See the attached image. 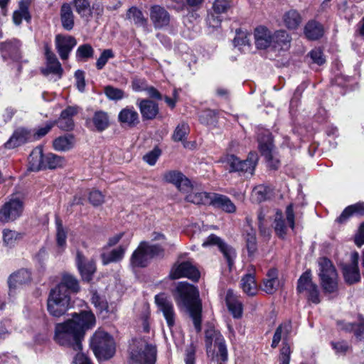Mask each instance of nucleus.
Here are the masks:
<instances>
[{
  "label": "nucleus",
  "instance_id": "nucleus-51",
  "mask_svg": "<svg viewBox=\"0 0 364 364\" xmlns=\"http://www.w3.org/2000/svg\"><path fill=\"white\" fill-rule=\"evenodd\" d=\"M245 241L249 257L254 256L257 250L256 232L255 230L251 229L246 232L245 235Z\"/></svg>",
  "mask_w": 364,
  "mask_h": 364
},
{
  "label": "nucleus",
  "instance_id": "nucleus-19",
  "mask_svg": "<svg viewBox=\"0 0 364 364\" xmlns=\"http://www.w3.org/2000/svg\"><path fill=\"white\" fill-rule=\"evenodd\" d=\"M163 179L167 183L173 184L181 192H186L189 190L190 181L180 171H166L163 175Z\"/></svg>",
  "mask_w": 364,
  "mask_h": 364
},
{
  "label": "nucleus",
  "instance_id": "nucleus-54",
  "mask_svg": "<svg viewBox=\"0 0 364 364\" xmlns=\"http://www.w3.org/2000/svg\"><path fill=\"white\" fill-rule=\"evenodd\" d=\"M104 92L107 97L110 100H120L126 97L124 92L111 85H107L104 88Z\"/></svg>",
  "mask_w": 364,
  "mask_h": 364
},
{
  "label": "nucleus",
  "instance_id": "nucleus-25",
  "mask_svg": "<svg viewBox=\"0 0 364 364\" xmlns=\"http://www.w3.org/2000/svg\"><path fill=\"white\" fill-rule=\"evenodd\" d=\"M136 105L139 107L141 117L144 120H150L156 118L159 109L156 102L146 99H138Z\"/></svg>",
  "mask_w": 364,
  "mask_h": 364
},
{
  "label": "nucleus",
  "instance_id": "nucleus-63",
  "mask_svg": "<svg viewBox=\"0 0 364 364\" xmlns=\"http://www.w3.org/2000/svg\"><path fill=\"white\" fill-rule=\"evenodd\" d=\"M221 14H215V12L210 13L207 17V23L209 27L213 28H218L220 26L223 18Z\"/></svg>",
  "mask_w": 364,
  "mask_h": 364
},
{
  "label": "nucleus",
  "instance_id": "nucleus-64",
  "mask_svg": "<svg viewBox=\"0 0 364 364\" xmlns=\"http://www.w3.org/2000/svg\"><path fill=\"white\" fill-rule=\"evenodd\" d=\"M161 154V151L158 149H154L151 151L147 153L146 155L144 156L143 159L149 165L154 166L158 158L159 157Z\"/></svg>",
  "mask_w": 364,
  "mask_h": 364
},
{
  "label": "nucleus",
  "instance_id": "nucleus-44",
  "mask_svg": "<svg viewBox=\"0 0 364 364\" xmlns=\"http://www.w3.org/2000/svg\"><path fill=\"white\" fill-rule=\"evenodd\" d=\"M304 33L309 39L316 40L323 36V28L318 22L310 21L304 27Z\"/></svg>",
  "mask_w": 364,
  "mask_h": 364
},
{
  "label": "nucleus",
  "instance_id": "nucleus-27",
  "mask_svg": "<svg viewBox=\"0 0 364 364\" xmlns=\"http://www.w3.org/2000/svg\"><path fill=\"white\" fill-rule=\"evenodd\" d=\"M77 113L76 107H68L62 111L60 117L57 121H54L58 127L63 130L70 131L74 127L73 117Z\"/></svg>",
  "mask_w": 364,
  "mask_h": 364
},
{
  "label": "nucleus",
  "instance_id": "nucleus-30",
  "mask_svg": "<svg viewBox=\"0 0 364 364\" xmlns=\"http://www.w3.org/2000/svg\"><path fill=\"white\" fill-rule=\"evenodd\" d=\"M210 205L229 213L236 211V207L231 200L228 196L218 193H212Z\"/></svg>",
  "mask_w": 364,
  "mask_h": 364
},
{
  "label": "nucleus",
  "instance_id": "nucleus-37",
  "mask_svg": "<svg viewBox=\"0 0 364 364\" xmlns=\"http://www.w3.org/2000/svg\"><path fill=\"white\" fill-rule=\"evenodd\" d=\"M60 15L63 28L67 31L72 30L75 24V16L71 6L68 3L63 4L60 8Z\"/></svg>",
  "mask_w": 364,
  "mask_h": 364
},
{
  "label": "nucleus",
  "instance_id": "nucleus-35",
  "mask_svg": "<svg viewBox=\"0 0 364 364\" xmlns=\"http://www.w3.org/2000/svg\"><path fill=\"white\" fill-rule=\"evenodd\" d=\"M75 11L80 16L86 21H89L92 16V10L95 4L91 5L89 0H73L72 2Z\"/></svg>",
  "mask_w": 364,
  "mask_h": 364
},
{
  "label": "nucleus",
  "instance_id": "nucleus-15",
  "mask_svg": "<svg viewBox=\"0 0 364 364\" xmlns=\"http://www.w3.org/2000/svg\"><path fill=\"white\" fill-rule=\"evenodd\" d=\"M203 247L210 245H217L224 257L226 259L230 268L233 265L236 257V252L234 248L224 243L220 237L215 235H210L202 244Z\"/></svg>",
  "mask_w": 364,
  "mask_h": 364
},
{
  "label": "nucleus",
  "instance_id": "nucleus-6",
  "mask_svg": "<svg viewBox=\"0 0 364 364\" xmlns=\"http://www.w3.org/2000/svg\"><path fill=\"white\" fill-rule=\"evenodd\" d=\"M258 161L257 154L250 152L247 159L240 160L233 154H226L223 156L220 161L228 166L229 172H237L239 174H248L252 176Z\"/></svg>",
  "mask_w": 364,
  "mask_h": 364
},
{
  "label": "nucleus",
  "instance_id": "nucleus-1",
  "mask_svg": "<svg viewBox=\"0 0 364 364\" xmlns=\"http://www.w3.org/2000/svg\"><path fill=\"white\" fill-rule=\"evenodd\" d=\"M95 323V317L90 311L75 314L67 321L55 326V340L60 346H68L76 353L72 364H92L90 360L81 352V340L85 331Z\"/></svg>",
  "mask_w": 364,
  "mask_h": 364
},
{
  "label": "nucleus",
  "instance_id": "nucleus-24",
  "mask_svg": "<svg viewBox=\"0 0 364 364\" xmlns=\"http://www.w3.org/2000/svg\"><path fill=\"white\" fill-rule=\"evenodd\" d=\"M150 18L156 28L166 26L170 22V16L162 6L155 5L150 9Z\"/></svg>",
  "mask_w": 364,
  "mask_h": 364
},
{
  "label": "nucleus",
  "instance_id": "nucleus-61",
  "mask_svg": "<svg viewBox=\"0 0 364 364\" xmlns=\"http://www.w3.org/2000/svg\"><path fill=\"white\" fill-rule=\"evenodd\" d=\"M291 350L287 341L283 342V346L280 350L279 364H289Z\"/></svg>",
  "mask_w": 364,
  "mask_h": 364
},
{
  "label": "nucleus",
  "instance_id": "nucleus-26",
  "mask_svg": "<svg viewBox=\"0 0 364 364\" xmlns=\"http://www.w3.org/2000/svg\"><path fill=\"white\" fill-rule=\"evenodd\" d=\"M117 119L121 124L131 128L139 123V114L132 106L123 108L119 112Z\"/></svg>",
  "mask_w": 364,
  "mask_h": 364
},
{
  "label": "nucleus",
  "instance_id": "nucleus-13",
  "mask_svg": "<svg viewBox=\"0 0 364 364\" xmlns=\"http://www.w3.org/2000/svg\"><path fill=\"white\" fill-rule=\"evenodd\" d=\"M169 276L172 279L186 277L192 281L197 282L200 277V274L192 262L186 261L176 262L171 268Z\"/></svg>",
  "mask_w": 364,
  "mask_h": 364
},
{
  "label": "nucleus",
  "instance_id": "nucleus-46",
  "mask_svg": "<svg viewBox=\"0 0 364 364\" xmlns=\"http://www.w3.org/2000/svg\"><path fill=\"white\" fill-rule=\"evenodd\" d=\"M28 5V0H22L19 4V9L14 12L13 21L16 25H20L23 19H25L26 21L30 20L31 16Z\"/></svg>",
  "mask_w": 364,
  "mask_h": 364
},
{
  "label": "nucleus",
  "instance_id": "nucleus-8",
  "mask_svg": "<svg viewBox=\"0 0 364 364\" xmlns=\"http://www.w3.org/2000/svg\"><path fill=\"white\" fill-rule=\"evenodd\" d=\"M70 306V296L57 289H50L47 299V310L54 317L64 315Z\"/></svg>",
  "mask_w": 364,
  "mask_h": 364
},
{
  "label": "nucleus",
  "instance_id": "nucleus-22",
  "mask_svg": "<svg viewBox=\"0 0 364 364\" xmlns=\"http://www.w3.org/2000/svg\"><path fill=\"white\" fill-rule=\"evenodd\" d=\"M76 264L82 279L87 282L91 280L96 270L95 262L92 260H86L84 255L80 252H77L76 255Z\"/></svg>",
  "mask_w": 364,
  "mask_h": 364
},
{
  "label": "nucleus",
  "instance_id": "nucleus-36",
  "mask_svg": "<svg viewBox=\"0 0 364 364\" xmlns=\"http://www.w3.org/2000/svg\"><path fill=\"white\" fill-rule=\"evenodd\" d=\"M292 326L290 321H285L281 323L276 329L273 336L271 346L275 348L278 346L279 342L283 340L287 341V339L291 332Z\"/></svg>",
  "mask_w": 364,
  "mask_h": 364
},
{
  "label": "nucleus",
  "instance_id": "nucleus-50",
  "mask_svg": "<svg viewBox=\"0 0 364 364\" xmlns=\"http://www.w3.org/2000/svg\"><path fill=\"white\" fill-rule=\"evenodd\" d=\"M56 242L60 252H63L66 247L67 232L63 228L62 221L60 218H56Z\"/></svg>",
  "mask_w": 364,
  "mask_h": 364
},
{
  "label": "nucleus",
  "instance_id": "nucleus-32",
  "mask_svg": "<svg viewBox=\"0 0 364 364\" xmlns=\"http://www.w3.org/2000/svg\"><path fill=\"white\" fill-rule=\"evenodd\" d=\"M55 287L69 295L71 292L77 293L80 291L77 279L74 276L68 274L63 276L61 282Z\"/></svg>",
  "mask_w": 364,
  "mask_h": 364
},
{
  "label": "nucleus",
  "instance_id": "nucleus-33",
  "mask_svg": "<svg viewBox=\"0 0 364 364\" xmlns=\"http://www.w3.org/2000/svg\"><path fill=\"white\" fill-rule=\"evenodd\" d=\"M31 279V272L27 269H20L16 273L11 274L9 278V294H11L13 289L26 284L30 282Z\"/></svg>",
  "mask_w": 364,
  "mask_h": 364
},
{
  "label": "nucleus",
  "instance_id": "nucleus-21",
  "mask_svg": "<svg viewBox=\"0 0 364 364\" xmlns=\"http://www.w3.org/2000/svg\"><path fill=\"white\" fill-rule=\"evenodd\" d=\"M33 140L31 132L23 127L16 129L9 139L5 143L7 149H14Z\"/></svg>",
  "mask_w": 364,
  "mask_h": 364
},
{
  "label": "nucleus",
  "instance_id": "nucleus-14",
  "mask_svg": "<svg viewBox=\"0 0 364 364\" xmlns=\"http://www.w3.org/2000/svg\"><path fill=\"white\" fill-rule=\"evenodd\" d=\"M154 299L158 310L162 313L168 328H172L176 317L172 301L164 293L156 294Z\"/></svg>",
  "mask_w": 364,
  "mask_h": 364
},
{
  "label": "nucleus",
  "instance_id": "nucleus-40",
  "mask_svg": "<svg viewBox=\"0 0 364 364\" xmlns=\"http://www.w3.org/2000/svg\"><path fill=\"white\" fill-rule=\"evenodd\" d=\"M353 215H364V203L360 202L346 207L336 219V222L343 223Z\"/></svg>",
  "mask_w": 364,
  "mask_h": 364
},
{
  "label": "nucleus",
  "instance_id": "nucleus-52",
  "mask_svg": "<svg viewBox=\"0 0 364 364\" xmlns=\"http://www.w3.org/2000/svg\"><path fill=\"white\" fill-rule=\"evenodd\" d=\"M274 228L276 234L279 237L284 238L287 235L288 226L286 225L282 212L278 211L275 215Z\"/></svg>",
  "mask_w": 364,
  "mask_h": 364
},
{
  "label": "nucleus",
  "instance_id": "nucleus-38",
  "mask_svg": "<svg viewBox=\"0 0 364 364\" xmlns=\"http://www.w3.org/2000/svg\"><path fill=\"white\" fill-rule=\"evenodd\" d=\"M44 159L45 155H43L42 148H35L28 157L29 170L38 171L44 169Z\"/></svg>",
  "mask_w": 364,
  "mask_h": 364
},
{
  "label": "nucleus",
  "instance_id": "nucleus-45",
  "mask_svg": "<svg viewBox=\"0 0 364 364\" xmlns=\"http://www.w3.org/2000/svg\"><path fill=\"white\" fill-rule=\"evenodd\" d=\"M279 284L277 271L271 269L268 271L267 278L264 280L262 289L267 294H273Z\"/></svg>",
  "mask_w": 364,
  "mask_h": 364
},
{
  "label": "nucleus",
  "instance_id": "nucleus-5",
  "mask_svg": "<svg viewBox=\"0 0 364 364\" xmlns=\"http://www.w3.org/2000/svg\"><path fill=\"white\" fill-rule=\"evenodd\" d=\"M318 276L321 285L326 294L336 293L338 290V273L335 267L326 257L318 259Z\"/></svg>",
  "mask_w": 364,
  "mask_h": 364
},
{
  "label": "nucleus",
  "instance_id": "nucleus-42",
  "mask_svg": "<svg viewBox=\"0 0 364 364\" xmlns=\"http://www.w3.org/2000/svg\"><path fill=\"white\" fill-rule=\"evenodd\" d=\"M129 20H131L136 26L142 28L144 31H148V20L144 16L141 10L136 7H131L127 13Z\"/></svg>",
  "mask_w": 364,
  "mask_h": 364
},
{
  "label": "nucleus",
  "instance_id": "nucleus-29",
  "mask_svg": "<svg viewBox=\"0 0 364 364\" xmlns=\"http://www.w3.org/2000/svg\"><path fill=\"white\" fill-rule=\"evenodd\" d=\"M255 44L259 49H266L272 46V36L271 32L264 26H259L255 30Z\"/></svg>",
  "mask_w": 364,
  "mask_h": 364
},
{
  "label": "nucleus",
  "instance_id": "nucleus-28",
  "mask_svg": "<svg viewBox=\"0 0 364 364\" xmlns=\"http://www.w3.org/2000/svg\"><path fill=\"white\" fill-rule=\"evenodd\" d=\"M186 193H188L186 196V201L196 205H210L212 193L199 191L197 188L192 187L191 183L189 190Z\"/></svg>",
  "mask_w": 364,
  "mask_h": 364
},
{
  "label": "nucleus",
  "instance_id": "nucleus-31",
  "mask_svg": "<svg viewBox=\"0 0 364 364\" xmlns=\"http://www.w3.org/2000/svg\"><path fill=\"white\" fill-rule=\"evenodd\" d=\"M225 301L228 310L231 312L233 317L240 318L242 316V303L236 296L232 290H228L225 297Z\"/></svg>",
  "mask_w": 364,
  "mask_h": 364
},
{
  "label": "nucleus",
  "instance_id": "nucleus-17",
  "mask_svg": "<svg viewBox=\"0 0 364 364\" xmlns=\"http://www.w3.org/2000/svg\"><path fill=\"white\" fill-rule=\"evenodd\" d=\"M21 42L17 39H12L0 43V52L4 59H11L18 61L21 58Z\"/></svg>",
  "mask_w": 364,
  "mask_h": 364
},
{
  "label": "nucleus",
  "instance_id": "nucleus-59",
  "mask_svg": "<svg viewBox=\"0 0 364 364\" xmlns=\"http://www.w3.org/2000/svg\"><path fill=\"white\" fill-rule=\"evenodd\" d=\"M114 57V54L111 49H105L102 51L96 62V67L98 70H102L107 61Z\"/></svg>",
  "mask_w": 364,
  "mask_h": 364
},
{
  "label": "nucleus",
  "instance_id": "nucleus-18",
  "mask_svg": "<svg viewBox=\"0 0 364 364\" xmlns=\"http://www.w3.org/2000/svg\"><path fill=\"white\" fill-rule=\"evenodd\" d=\"M45 55L46 58V67L42 70V73L45 75L53 74L57 75L58 79L61 78L63 69L56 55L51 51L48 45L45 46Z\"/></svg>",
  "mask_w": 364,
  "mask_h": 364
},
{
  "label": "nucleus",
  "instance_id": "nucleus-60",
  "mask_svg": "<svg viewBox=\"0 0 364 364\" xmlns=\"http://www.w3.org/2000/svg\"><path fill=\"white\" fill-rule=\"evenodd\" d=\"M212 8L215 14H225L230 8V1L229 0H215Z\"/></svg>",
  "mask_w": 364,
  "mask_h": 364
},
{
  "label": "nucleus",
  "instance_id": "nucleus-11",
  "mask_svg": "<svg viewBox=\"0 0 364 364\" xmlns=\"http://www.w3.org/2000/svg\"><path fill=\"white\" fill-rule=\"evenodd\" d=\"M257 134L259 149L262 155L265 157L269 166L274 169L277 168L279 161L273 155V144L270 132L263 128H259Z\"/></svg>",
  "mask_w": 364,
  "mask_h": 364
},
{
  "label": "nucleus",
  "instance_id": "nucleus-53",
  "mask_svg": "<svg viewBox=\"0 0 364 364\" xmlns=\"http://www.w3.org/2000/svg\"><path fill=\"white\" fill-rule=\"evenodd\" d=\"M188 133V124L187 123L182 122L176 127L172 135V139L174 141H183L186 139Z\"/></svg>",
  "mask_w": 364,
  "mask_h": 364
},
{
  "label": "nucleus",
  "instance_id": "nucleus-2",
  "mask_svg": "<svg viewBox=\"0 0 364 364\" xmlns=\"http://www.w3.org/2000/svg\"><path fill=\"white\" fill-rule=\"evenodd\" d=\"M173 296L178 306L182 305L186 308L196 331L200 332L201 330L202 304L199 299L198 289L186 282H181L177 284L173 291Z\"/></svg>",
  "mask_w": 364,
  "mask_h": 364
},
{
  "label": "nucleus",
  "instance_id": "nucleus-47",
  "mask_svg": "<svg viewBox=\"0 0 364 364\" xmlns=\"http://www.w3.org/2000/svg\"><path fill=\"white\" fill-rule=\"evenodd\" d=\"M73 136L70 134H67L56 138L53 142V146L56 151H65L70 149L73 147Z\"/></svg>",
  "mask_w": 364,
  "mask_h": 364
},
{
  "label": "nucleus",
  "instance_id": "nucleus-48",
  "mask_svg": "<svg viewBox=\"0 0 364 364\" xmlns=\"http://www.w3.org/2000/svg\"><path fill=\"white\" fill-rule=\"evenodd\" d=\"M338 324L346 331L353 332L358 339L362 340L364 338V319L360 318L358 323H339Z\"/></svg>",
  "mask_w": 364,
  "mask_h": 364
},
{
  "label": "nucleus",
  "instance_id": "nucleus-41",
  "mask_svg": "<svg viewBox=\"0 0 364 364\" xmlns=\"http://www.w3.org/2000/svg\"><path fill=\"white\" fill-rule=\"evenodd\" d=\"M283 22L284 26L290 30H295L299 28L302 22V17L298 11L291 9L285 12L283 15Z\"/></svg>",
  "mask_w": 364,
  "mask_h": 364
},
{
  "label": "nucleus",
  "instance_id": "nucleus-39",
  "mask_svg": "<svg viewBox=\"0 0 364 364\" xmlns=\"http://www.w3.org/2000/svg\"><path fill=\"white\" fill-rule=\"evenodd\" d=\"M290 42L291 37L287 31H277L272 36V47L278 50H287L290 46Z\"/></svg>",
  "mask_w": 364,
  "mask_h": 364
},
{
  "label": "nucleus",
  "instance_id": "nucleus-12",
  "mask_svg": "<svg viewBox=\"0 0 364 364\" xmlns=\"http://www.w3.org/2000/svg\"><path fill=\"white\" fill-rule=\"evenodd\" d=\"M297 291L299 294H303L309 301L314 304H317L321 301L318 287L312 282L311 273L309 270L304 272L299 277Z\"/></svg>",
  "mask_w": 364,
  "mask_h": 364
},
{
  "label": "nucleus",
  "instance_id": "nucleus-34",
  "mask_svg": "<svg viewBox=\"0 0 364 364\" xmlns=\"http://www.w3.org/2000/svg\"><path fill=\"white\" fill-rule=\"evenodd\" d=\"M105 249L106 247H105V251L101 254L102 262L104 265L121 261L124 258L127 247L119 246L111 251H106Z\"/></svg>",
  "mask_w": 364,
  "mask_h": 364
},
{
  "label": "nucleus",
  "instance_id": "nucleus-55",
  "mask_svg": "<svg viewBox=\"0 0 364 364\" xmlns=\"http://www.w3.org/2000/svg\"><path fill=\"white\" fill-rule=\"evenodd\" d=\"M269 188L264 185H259L254 188L252 192V198L257 202L265 200L267 198Z\"/></svg>",
  "mask_w": 364,
  "mask_h": 364
},
{
  "label": "nucleus",
  "instance_id": "nucleus-4",
  "mask_svg": "<svg viewBox=\"0 0 364 364\" xmlns=\"http://www.w3.org/2000/svg\"><path fill=\"white\" fill-rule=\"evenodd\" d=\"M129 364H154L156 348L144 339L132 341L130 348Z\"/></svg>",
  "mask_w": 364,
  "mask_h": 364
},
{
  "label": "nucleus",
  "instance_id": "nucleus-9",
  "mask_svg": "<svg viewBox=\"0 0 364 364\" xmlns=\"http://www.w3.org/2000/svg\"><path fill=\"white\" fill-rule=\"evenodd\" d=\"M213 343L218 348V351L214 357L216 364H226L228 360V354L225 338L219 331L212 328L208 329L205 331V344L208 352L211 350Z\"/></svg>",
  "mask_w": 364,
  "mask_h": 364
},
{
  "label": "nucleus",
  "instance_id": "nucleus-16",
  "mask_svg": "<svg viewBox=\"0 0 364 364\" xmlns=\"http://www.w3.org/2000/svg\"><path fill=\"white\" fill-rule=\"evenodd\" d=\"M55 44L60 58L65 60L69 58L70 53L76 46L77 41L71 36L58 34L55 36Z\"/></svg>",
  "mask_w": 364,
  "mask_h": 364
},
{
  "label": "nucleus",
  "instance_id": "nucleus-23",
  "mask_svg": "<svg viewBox=\"0 0 364 364\" xmlns=\"http://www.w3.org/2000/svg\"><path fill=\"white\" fill-rule=\"evenodd\" d=\"M358 254L354 252L351 255V263L346 264L343 268V277L348 284L358 282L360 279V272L358 266Z\"/></svg>",
  "mask_w": 364,
  "mask_h": 364
},
{
  "label": "nucleus",
  "instance_id": "nucleus-43",
  "mask_svg": "<svg viewBox=\"0 0 364 364\" xmlns=\"http://www.w3.org/2000/svg\"><path fill=\"white\" fill-rule=\"evenodd\" d=\"M240 287L246 294L254 296L257 294L258 289L253 273L245 274L240 282Z\"/></svg>",
  "mask_w": 364,
  "mask_h": 364
},
{
  "label": "nucleus",
  "instance_id": "nucleus-49",
  "mask_svg": "<svg viewBox=\"0 0 364 364\" xmlns=\"http://www.w3.org/2000/svg\"><path fill=\"white\" fill-rule=\"evenodd\" d=\"M44 160V169H55L61 168L65 164V159L63 157L52 153H49L45 155Z\"/></svg>",
  "mask_w": 364,
  "mask_h": 364
},
{
  "label": "nucleus",
  "instance_id": "nucleus-56",
  "mask_svg": "<svg viewBox=\"0 0 364 364\" xmlns=\"http://www.w3.org/2000/svg\"><path fill=\"white\" fill-rule=\"evenodd\" d=\"M20 238V234L14 230L4 229L3 230V241L6 246H14Z\"/></svg>",
  "mask_w": 364,
  "mask_h": 364
},
{
  "label": "nucleus",
  "instance_id": "nucleus-57",
  "mask_svg": "<svg viewBox=\"0 0 364 364\" xmlns=\"http://www.w3.org/2000/svg\"><path fill=\"white\" fill-rule=\"evenodd\" d=\"M233 44L235 47H238L240 50L242 49V46L250 47V39L249 36L247 33L242 31H237L236 36L233 40Z\"/></svg>",
  "mask_w": 364,
  "mask_h": 364
},
{
  "label": "nucleus",
  "instance_id": "nucleus-20",
  "mask_svg": "<svg viewBox=\"0 0 364 364\" xmlns=\"http://www.w3.org/2000/svg\"><path fill=\"white\" fill-rule=\"evenodd\" d=\"M87 124L90 129L102 132L110 126L109 116L105 111H96L92 117L87 120Z\"/></svg>",
  "mask_w": 364,
  "mask_h": 364
},
{
  "label": "nucleus",
  "instance_id": "nucleus-7",
  "mask_svg": "<svg viewBox=\"0 0 364 364\" xmlns=\"http://www.w3.org/2000/svg\"><path fill=\"white\" fill-rule=\"evenodd\" d=\"M91 347L99 360H107L115 353L113 338L107 333L98 331L95 333L91 341Z\"/></svg>",
  "mask_w": 364,
  "mask_h": 364
},
{
  "label": "nucleus",
  "instance_id": "nucleus-10",
  "mask_svg": "<svg viewBox=\"0 0 364 364\" xmlns=\"http://www.w3.org/2000/svg\"><path fill=\"white\" fill-rule=\"evenodd\" d=\"M23 198L12 196L0 208V223L13 222L20 218L23 212Z\"/></svg>",
  "mask_w": 364,
  "mask_h": 364
},
{
  "label": "nucleus",
  "instance_id": "nucleus-62",
  "mask_svg": "<svg viewBox=\"0 0 364 364\" xmlns=\"http://www.w3.org/2000/svg\"><path fill=\"white\" fill-rule=\"evenodd\" d=\"M104 198L105 197L102 192L97 190H93L90 191L88 197L89 201L94 206H98L102 204L104 202Z\"/></svg>",
  "mask_w": 364,
  "mask_h": 364
},
{
  "label": "nucleus",
  "instance_id": "nucleus-58",
  "mask_svg": "<svg viewBox=\"0 0 364 364\" xmlns=\"http://www.w3.org/2000/svg\"><path fill=\"white\" fill-rule=\"evenodd\" d=\"M94 50L89 44H85L78 47L76 51V58L78 60H86L92 57Z\"/></svg>",
  "mask_w": 364,
  "mask_h": 364
},
{
  "label": "nucleus",
  "instance_id": "nucleus-3",
  "mask_svg": "<svg viewBox=\"0 0 364 364\" xmlns=\"http://www.w3.org/2000/svg\"><path fill=\"white\" fill-rule=\"evenodd\" d=\"M163 254L164 249L160 245H149V242L142 241L132 253L130 264L132 267H145L153 258Z\"/></svg>",
  "mask_w": 364,
  "mask_h": 364
}]
</instances>
